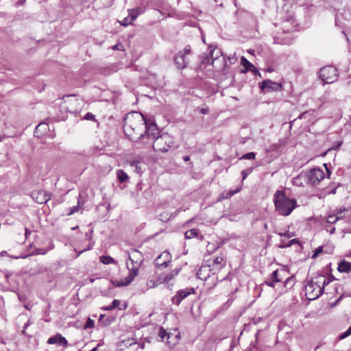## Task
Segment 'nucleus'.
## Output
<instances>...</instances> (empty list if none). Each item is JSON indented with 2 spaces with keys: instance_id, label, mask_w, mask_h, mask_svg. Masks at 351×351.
Returning <instances> with one entry per match:
<instances>
[{
  "instance_id": "1",
  "label": "nucleus",
  "mask_w": 351,
  "mask_h": 351,
  "mask_svg": "<svg viewBox=\"0 0 351 351\" xmlns=\"http://www.w3.org/2000/svg\"><path fill=\"white\" fill-rule=\"evenodd\" d=\"M146 119L138 112H132L124 118L123 130L125 135L136 143H140L143 137Z\"/></svg>"
},
{
  "instance_id": "2",
  "label": "nucleus",
  "mask_w": 351,
  "mask_h": 351,
  "mask_svg": "<svg viewBox=\"0 0 351 351\" xmlns=\"http://www.w3.org/2000/svg\"><path fill=\"white\" fill-rule=\"evenodd\" d=\"M276 210L280 215H289L297 206L295 199L288 197L283 191H277L274 197Z\"/></svg>"
},
{
  "instance_id": "3",
  "label": "nucleus",
  "mask_w": 351,
  "mask_h": 351,
  "mask_svg": "<svg viewBox=\"0 0 351 351\" xmlns=\"http://www.w3.org/2000/svg\"><path fill=\"white\" fill-rule=\"evenodd\" d=\"M129 259L133 266L132 268H129V274L124 279L120 281H116L115 285L117 287H123L130 285L138 274L139 267L143 261L141 253L136 250H132L129 254Z\"/></svg>"
},
{
  "instance_id": "4",
  "label": "nucleus",
  "mask_w": 351,
  "mask_h": 351,
  "mask_svg": "<svg viewBox=\"0 0 351 351\" xmlns=\"http://www.w3.org/2000/svg\"><path fill=\"white\" fill-rule=\"evenodd\" d=\"M181 269L182 268L180 267H178L171 269L169 272L164 274H158V271H156L155 274L153 276L152 278H150L147 282V286L149 289H153L162 283L167 284L178 275L181 271Z\"/></svg>"
},
{
  "instance_id": "5",
  "label": "nucleus",
  "mask_w": 351,
  "mask_h": 351,
  "mask_svg": "<svg viewBox=\"0 0 351 351\" xmlns=\"http://www.w3.org/2000/svg\"><path fill=\"white\" fill-rule=\"evenodd\" d=\"M158 134V130L155 123H147L145 125V130L143 137L141 138V143L144 146L138 147L139 148L150 146L153 141L156 138Z\"/></svg>"
},
{
  "instance_id": "6",
  "label": "nucleus",
  "mask_w": 351,
  "mask_h": 351,
  "mask_svg": "<svg viewBox=\"0 0 351 351\" xmlns=\"http://www.w3.org/2000/svg\"><path fill=\"white\" fill-rule=\"evenodd\" d=\"M173 144L172 136L168 134H162L157 136L151 145L156 152H166L172 147Z\"/></svg>"
},
{
  "instance_id": "7",
  "label": "nucleus",
  "mask_w": 351,
  "mask_h": 351,
  "mask_svg": "<svg viewBox=\"0 0 351 351\" xmlns=\"http://www.w3.org/2000/svg\"><path fill=\"white\" fill-rule=\"evenodd\" d=\"M221 53L219 49H218L217 47L213 48V49H210L209 54L203 53L201 56V62L202 64H206L211 63L214 67L215 66V62H221L223 64V67L222 69V71L223 73L226 72V68H228L226 64V58L223 57L221 60H219V55Z\"/></svg>"
},
{
  "instance_id": "8",
  "label": "nucleus",
  "mask_w": 351,
  "mask_h": 351,
  "mask_svg": "<svg viewBox=\"0 0 351 351\" xmlns=\"http://www.w3.org/2000/svg\"><path fill=\"white\" fill-rule=\"evenodd\" d=\"M319 77L324 84H332L337 80L339 74L335 66H327L320 69Z\"/></svg>"
},
{
  "instance_id": "9",
  "label": "nucleus",
  "mask_w": 351,
  "mask_h": 351,
  "mask_svg": "<svg viewBox=\"0 0 351 351\" xmlns=\"http://www.w3.org/2000/svg\"><path fill=\"white\" fill-rule=\"evenodd\" d=\"M322 289L317 283L315 277L310 280L305 286V295L308 300H313L322 295Z\"/></svg>"
},
{
  "instance_id": "10",
  "label": "nucleus",
  "mask_w": 351,
  "mask_h": 351,
  "mask_svg": "<svg viewBox=\"0 0 351 351\" xmlns=\"http://www.w3.org/2000/svg\"><path fill=\"white\" fill-rule=\"evenodd\" d=\"M216 271L213 270L210 265H202L197 272V276L202 280H207L211 278L213 282L219 280V277L216 276ZM226 277L221 278L220 281L226 280Z\"/></svg>"
},
{
  "instance_id": "11",
  "label": "nucleus",
  "mask_w": 351,
  "mask_h": 351,
  "mask_svg": "<svg viewBox=\"0 0 351 351\" xmlns=\"http://www.w3.org/2000/svg\"><path fill=\"white\" fill-rule=\"evenodd\" d=\"M302 177L307 184L315 186L324 179V173L319 168H313L306 172Z\"/></svg>"
},
{
  "instance_id": "12",
  "label": "nucleus",
  "mask_w": 351,
  "mask_h": 351,
  "mask_svg": "<svg viewBox=\"0 0 351 351\" xmlns=\"http://www.w3.org/2000/svg\"><path fill=\"white\" fill-rule=\"evenodd\" d=\"M195 289L192 287L180 289L177 291L176 294L173 297H172L171 302L173 304L178 306L183 300L191 294H195Z\"/></svg>"
},
{
  "instance_id": "13",
  "label": "nucleus",
  "mask_w": 351,
  "mask_h": 351,
  "mask_svg": "<svg viewBox=\"0 0 351 351\" xmlns=\"http://www.w3.org/2000/svg\"><path fill=\"white\" fill-rule=\"evenodd\" d=\"M286 273V271L284 269H276L272 272L268 278H267L265 283L271 287H275L276 282L282 281Z\"/></svg>"
},
{
  "instance_id": "14",
  "label": "nucleus",
  "mask_w": 351,
  "mask_h": 351,
  "mask_svg": "<svg viewBox=\"0 0 351 351\" xmlns=\"http://www.w3.org/2000/svg\"><path fill=\"white\" fill-rule=\"evenodd\" d=\"M171 261V255L167 251L162 252L155 260L156 267H167Z\"/></svg>"
},
{
  "instance_id": "15",
  "label": "nucleus",
  "mask_w": 351,
  "mask_h": 351,
  "mask_svg": "<svg viewBox=\"0 0 351 351\" xmlns=\"http://www.w3.org/2000/svg\"><path fill=\"white\" fill-rule=\"evenodd\" d=\"M260 88L262 90H265L266 92L279 91L282 89V85L270 80H266L262 82Z\"/></svg>"
},
{
  "instance_id": "16",
  "label": "nucleus",
  "mask_w": 351,
  "mask_h": 351,
  "mask_svg": "<svg viewBox=\"0 0 351 351\" xmlns=\"http://www.w3.org/2000/svg\"><path fill=\"white\" fill-rule=\"evenodd\" d=\"M32 197L38 204H45L50 199V195L43 190L33 191Z\"/></svg>"
},
{
  "instance_id": "17",
  "label": "nucleus",
  "mask_w": 351,
  "mask_h": 351,
  "mask_svg": "<svg viewBox=\"0 0 351 351\" xmlns=\"http://www.w3.org/2000/svg\"><path fill=\"white\" fill-rule=\"evenodd\" d=\"M47 343L57 344L58 346H62L64 348H66L68 346L67 340L60 334H56V335L49 337L47 340Z\"/></svg>"
},
{
  "instance_id": "18",
  "label": "nucleus",
  "mask_w": 351,
  "mask_h": 351,
  "mask_svg": "<svg viewBox=\"0 0 351 351\" xmlns=\"http://www.w3.org/2000/svg\"><path fill=\"white\" fill-rule=\"evenodd\" d=\"M177 67L180 69L185 68L189 63V60L182 54V51H180L174 58Z\"/></svg>"
},
{
  "instance_id": "19",
  "label": "nucleus",
  "mask_w": 351,
  "mask_h": 351,
  "mask_svg": "<svg viewBox=\"0 0 351 351\" xmlns=\"http://www.w3.org/2000/svg\"><path fill=\"white\" fill-rule=\"evenodd\" d=\"M226 265V261L224 258L221 256L216 257L213 262V264L210 265L211 267L216 272L219 271L222 268H223Z\"/></svg>"
},
{
  "instance_id": "20",
  "label": "nucleus",
  "mask_w": 351,
  "mask_h": 351,
  "mask_svg": "<svg viewBox=\"0 0 351 351\" xmlns=\"http://www.w3.org/2000/svg\"><path fill=\"white\" fill-rule=\"evenodd\" d=\"M49 130V126L45 123L38 124L34 130V135L38 138L41 137Z\"/></svg>"
},
{
  "instance_id": "21",
  "label": "nucleus",
  "mask_w": 351,
  "mask_h": 351,
  "mask_svg": "<svg viewBox=\"0 0 351 351\" xmlns=\"http://www.w3.org/2000/svg\"><path fill=\"white\" fill-rule=\"evenodd\" d=\"M337 269L341 273H349L351 271V263L346 261H341L338 265Z\"/></svg>"
},
{
  "instance_id": "22",
  "label": "nucleus",
  "mask_w": 351,
  "mask_h": 351,
  "mask_svg": "<svg viewBox=\"0 0 351 351\" xmlns=\"http://www.w3.org/2000/svg\"><path fill=\"white\" fill-rule=\"evenodd\" d=\"M315 279L317 280V283L319 285L320 288H322V293H324L325 286L328 285L330 281L326 279V276L324 275H318L315 276Z\"/></svg>"
},
{
  "instance_id": "23",
  "label": "nucleus",
  "mask_w": 351,
  "mask_h": 351,
  "mask_svg": "<svg viewBox=\"0 0 351 351\" xmlns=\"http://www.w3.org/2000/svg\"><path fill=\"white\" fill-rule=\"evenodd\" d=\"M128 162L131 167L135 168V172H136L138 174H142L143 171L141 168V163L140 161L133 159L128 160Z\"/></svg>"
},
{
  "instance_id": "24",
  "label": "nucleus",
  "mask_w": 351,
  "mask_h": 351,
  "mask_svg": "<svg viewBox=\"0 0 351 351\" xmlns=\"http://www.w3.org/2000/svg\"><path fill=\"white\" fill-rule=\"evenodd\" d=\"M117 177L120 182H125L129 179L128 174L122 169L117 171Z\"/></svg>"
},
{
  "instance_id": "25",
  "label": "nucleus",
  "mask_w": 351,
  "mask_h": 351,
  "mask_svg": "<svg viewBox=\"0 0 351 351\" xmlns=\"http://www.w3.org/2000/svg\"><path fill=\"white\" fill-rule=\"evenodd\" d=\"M128 12V17L130 19V21H134L137 18L138 15L143 13L144 10H141V12H138L137 10L130 9Z\"/></svg>"
},
{
  "instance_id": "26",
  "label": "nucleus",
  "mask_w": 351,
  "mask_h": 351,
  "mask_svg": "<svg viewBox=\"0 0 351 351\" xmlns=\"http://www.w3.org/2000/svg\"><path fill=\"white\" fill-rule=\"evenodd\" d=\"M197 234L198 230L197 229H191L185 232L184 237L186 239H190L197 237Z\"/></svg>"
},
{
  "instance_id": "27",
  "label": "nucleus",
  "mask_w": 351,
  "mask_h": 351,
  "mask_svg": "<svg viewBox=\"0 0 351 351\" xmlns=\"http://www.w3.org/2000/svg\"><path fill=\"white\" fill-rule=\"evenodd\" d=\"M100 261L104 265H109L111 263H114V260L109 256H102L100 257Z\"/></svg>"
},
{
  "instance_id": "28",
  "label": "nucleus",
  "mask_w": 351,
  "mask_h": 351,
  "mask_svg": "<svg viewBox=\"0 0 351 351\" xmlns=\"http://www.w3.org/2000/svg\"><path fill=\"white\" fill-rule=\"evenodd\" d=\"M241 64L245 67V71L254 67V65L250 63L244 56L241 58Z\"/></svg>"
},
{
  "instance_id": "29",
  "label": "nucleus",
  "mask_w": 351,
  "mask_h": 351,
  "mask_svg": "<svg viewBox=\"0 0 351 351\" xmlns=\"http://www.w3.org/2000/svg\"><path fill=\"white\" fill-rule=\"evenodd\" d=\"M120 304V301L118 300H114L112 304L108 306L103 307L104 311H111L116 308Z\"/></svg>"
},
{
  "instance_id": "30",
  "label": "nucleus",
  "mask_w": 351,
  "mask_h": 351,
  "mask_svg": "<svg viewBox=\"0 0 351 351\" xmlns=\"http://www.w3.org/2000/svg\"><path fill=\"white\" fill-rule=\"evenodd\" d=\"M340 220V217H336L334 214L329 215L327 218V223H335L337 221Z\"/></svg>"
},
{
  "instance_id": "31",
  "label": "nucleus",
  "mask_w": 351,
  "mask_h": 351,
  "mask_svg": "<svg viewBox=\"0 0 351 351\" xmlns=\"http://www.w3.org/2000/svg\"><path fill=\"white\" fill-rule=\"evenodd\" d=\"M241 189H242V187L240 186L237 187L234 190H229V191H226V192L228 193L229 198H230L234 195H235L237 193H239V191H241Z\"/></svg>"
},
{
  "instance_id": "32",
  "label": "nucleus",
  "mask_w": 351,
  "mask_h": 351,
  "mask_svg": "<svg viewBox=\"0 0 351 351\" xmlns=\"http://www.w3.org/2000/svg\"><path fill=\"white\" fill-rule=\"evenodd\" d=\"M296 242H298V241H297V240L295 239H293L291 240L288 243H284L282 241L281 243L280 244L279 247L280 248L288 247L291 246L293 243H295Z\"/></svg>"
},
{
  "instance_id": "33",
  "label": "nucleus",
  "mask_w": 351,
  "mask_h": 351,
  "mask_svg": "<svg viewBox=\"0 0 351 351\" xmlns=\"http://www.w3.org/2000/svg\"><path fill=\"white\" fill-rule=\"evenodd\" d=\"M350 335H351V326L348 328V329L345 332L341 334L339 336V339L340 340H341V339H346V337H349Z\"/></svg>"
},
{
  "instance_id": "34",
  "label": "nucleus",
  "mask_w": 351,
  "mask_h": 351,
  "mask_svg": "<svg viewBox=\"0 0 351 351\" xmlns=\"http://www.w3.org/2000/svg\"><path fill=\"white\" fill-rule=\"evenodd\" d=\"M256 154L254 152H249L241 158V159L253 160L255 158Z\"/></svg>"
},
{
  "instance_id": "35",
  "label": "nucleus",
  "mask_w": 351,
  "mask_h": 351,
  "mask_svg": "<svg viewBox=\"0 0 351 351\" xmlns=\"http://www.w3.org/2000/svg\"><path fill=\"white\" fill-rule=\"evenodd\" d=\"M345 211H347V209L346 208H342V209H339V210H337L334 215H335L336 217H340V219H342L344 217L343 215V213Z\"/></svg>"
},
{
  "instance_id": "36",
  "label": "nucleus",
  "mask_w": 351,
  "mask_h": 351,
  "mask_svg": "<svg viewBox=\"0 0 351 351\" xmlns=\"http://www.w3.org/2000/svg\"><path fill=\"white\" fill-rule=\"evenodd\" d=\"M94 327V321L88 318L84 326V328H92Z\"/></svg>"
},
{
  "instance_id": "37",
  "label": "nucleus",
  "mask_w": 351,
  "mask_h": 351,
  "mask_svg": "<svg viewBox=\"0 0 351 351\" xmlns=\"http://www.w3.org/2000/svg\"><path fill=\"white\" fill-rule=\"evenodd\" d=\"M225 199H229V197H228V193L226 192V191L220 193V195H219V197L217 198V201H221Z\"/></svg>"
},
{
  "instance_id": "38",
  "label": "nucleus",
  "mask_w": 351,
  "mask_h": 351,
  "mask_svg": "<svg viewBox=\"0 0 351 351\" xmlns=\"http://www.w3.org/2000/svg\"><path fill=\"white\" fill-rule=\"evenodd\" d=\"M80 208V201L78 200V204L77 206H74L71 208L70 212L69 213V215H71L77 212Z\"/></svg>"
},
{
  "instance_id": "39",
  "label": "nucleus",
  "mask_w": 351,
  "mask_h": 351,
  "mask_svg": "<svg viewBox=\"0 0 351 351\" xmlns=\"http://www.w3.org/2000/svg\"><path fill=\"white\" fill-rule=\"evenodd\" d=\"M133 21H130V19L128 16V17H125L123 21L121 22V25H124V26H126L129 24H131Z\"/></svg>"
},
{
  "instance_id": "40",
  "label": "nucleus",
  "mask_w": 351,
  "mask_h": 351,
  "mask_svg": "<svg viewBox=\"0 0 351 351\" xmlns=\"http://www.w3.org/2000/svg\"><path fill=\"white\" fill-rule=\"evenodd\" d=\"M191 53V47L189 45L186 46L182 51V54H184V56L186 57V55Z\"/></svg>"
},
{
  "instance_id": "41",
  "label": "nucleus",
  "mask_w": 351,
  "mask_h": 351,
  "mask_svg": "<svg viewBox=\"0 0 351 351\" xmlns=\"http://www.w3.org/2000/svg\"><path fill=\"white\" fill-rule=\"evenodd\" d=\"M250 172H251V170H250V169H249V170H243V171H242V172H241V175H242V179H243V180H245V179L247 177L248 174H249Z\"/></svg>"
},
{
  "instance_id": "42",
  "label": "nucleus",
  "mask_w": 351,
  "mask_h": 351,
  "mask_svg": "<svg viewBox=\"0 0 351 351\" xmlns=\"http://www.w3.org/2000/svg\"><path fill=\"white\" fill-rule=\"evenodd\" d=\"M84 119L86 120H93L95 119V116L92 113L88 112L86 114Z\"/></svg>"
},
{
  "instance_id": "43",
  "label": "nucleus",
  "mask_w": 351,
  "mask_h": 351,
  "mask_svg": "<svg viewBox=\"0 0 351 351\" xmlns=\"http://www.w3.org/2000/svg\"><path fill=\"white\" fill-rule=\"evenodd\" d=\"M322 252V247H319L318 248H317L315 250V251L314 252V254L313 255V258L316 257Z\"/></svg>"
},
{
  "instance_id": "44",
  "label": "nucleus",
  "mask_w": 351,
  "mask_h": 351,
  "mask_svg": "<svg viewBox=\"0 0 351 351\" xmlns=\"http://www.w3.org/2000/svg\"><path fill=\"white\" fill-rule=\"evenodd\" d=\"M228 61L230 62V64H234L236 62V58L234 54L233 56H229L228 58Z\"/></svg>"
},
{
  "instance_id": "45",
  "label": "nucleus",
  "mask_w": 351,
  "mask_h": 351,
  "mask_svg": "<svg viewBox=\"0 0 351 351\" xmlns=\"http://www.w3.org/2000/svg\"><path fill=\"white\" fill-rule=\"evenodd\" d=\"M278 234L281 237L282 236H287V237H291L293 236V234L292 233H290L289 232H279Z\"/></svg>"
},
{
  "instance_id": "46",
  "label": "nucleus",
  "mask_w": 351,
  "mask_h": 351,
  "mask_svg": "<svg viewBox=\"0 0 351 351\" xmlns=\"http://www.w3.org/2000/svg\"><path fill=\"white\" fill-rule=\"evenodd\" d=\"M47 252V250L45 249H38L37 250L38 254H45Z\"/></svg>"
},
{
  "instance_id": "47",
  "label": "nucleus",
  "mask_w": 351,
  "mask_h": 351,
  "mask_svg": "<svg viewBox=\"0 0 351 351\" xmlns=\"http://www.w3.org/2000/svg\"><path fill=\"white\" fill-rule=\"evenodd\" d=\"M200 112L202 114H206L208 113L209 110H208V108H202Z\"/></svg>"
},
{
  "instance_id": "48",
  "label": "nucleus",
  "mask_w": 351,
  "mask_h": 351,
  "mask_svg": "<svg viewBox=\"0 0 351 351\" xmlns=\"http://www.w3.org/2000/svg\"><path fill=\"white\" fill-rule=\"evenodd\" d=\"M121 47L122 46L121 45H114L112 47V49H114V50H119V49H121Z\"/></svg>"
},
{
  "instance_id": "49",
  "label": "nucleus",
  "mask_w": 351,
  "mask_h": 351,
  "mask_svg": "<svg viewBox=\"0 0 351 351\" xmlns=\"http://www.w3.org/2000/svg\"><path fill=\"white\" fill-rule=\"evenodd\" d=\"M281 145V143H275L272 145L274 149H278Z\"/></svg>"
},
{
  "instance_id": "50",
  "label": "nucleus",
  "mask_w": 351,
  "mask_h": 351,
  "mask_svg": "<svg viewBox=\"0 0 351 351\" xmlns=\"http://www.w3.org/2000/svg\"><path fill=\"white\" fill-rule=\"evenodd\" d=\"M328 231H329V232H330V234H334V233H335V227H333L332 228H331V229H330V230H328Z\"/></svg>"
},
{
  "instance_id": "51",
  "label": "nucleus",
  "mask_w": 351,
  "mask_h": 351,
  "mask_svg": "<svg viewBox=\"0 0 351 351\" xmlns=\"http://www.w3.org/2000/svg\"><path fill=\"white\" fill-rule=\"evenodd\" d=\"M282 43L285 44V45H289V44L291 43V40H288L284 41Z\"/></svg>"
},
{
  "instance_id": "52",
  "label": "nucleus",
  "mask_w": 351,
  "mask_h": 351,
  "mask_svg": "<svg viewBox=\"0 0 351 351\" xmlns=\"http://www.w3.org/2000/svg\"><path fill=\"white\" fill-rule=\"evenodd\" d=\"M302 176H298V178H296L295 179V183L298 184L299 185V183H298V181L300 180V178H301Z\"/></svg>"
},
{
  "instance_id": "53",
  "label": "nucleus",
  "mask_w": 351,
  "mask_h": 351,
  "mask_svg": "<svg viewBox=\"0 0 351 351\" xmlns=\"http://www.w3.org/2000/svg\"><path fill=\"white\" fill-rule=\"evenodd\" d=\"M30 233H31V232H30L29 230H27V229L26 228V229H25V237H27V235H28L29 234H30Z\"/></svg>"
},
{
  "instance_id": "54",
  "label": "nucleus",
  "mask_w": 351,
  "mask_h": 351,
  "mask_svg": "<svg viewBox=\"0 0 351 351\" xmlns=\"http://www.w3.org/2000/svg\"><path fill=\"white\" fill-rule=\"evenodd\" d=\"M189 159H190V157H189V156H184V160L185 161H188V160H189Z\"/></svg>"
},
{
  "instance_id": "55",
  "label": "nucleus",
  "mask_w": 351,
  "mask_h": 351,
  "mask_svg": "<svg viewBox=\"0 0 351 351\" xmlns=\"http://www.w3.org/2000/svg\"><path fill=\"white\" fill-rule=\"evenodd\" d=\"M289 280H290V278H287L285 280V282H284L285 285H286L287 284V282H288V281H289Z\"/></svg>"
},
{
  "instance_id": "56",
  "label": "nucleus",
  "mask_w": 351,
  "mask_h": 351,
  "mask_svg": "<svg viewBox=\"0 0 351 351\" xmlns=\"http://www.w3.org/2000/svg\"><path fill=\"white\" fill-rule=\"evenodd\" d=\"M134 10H137L138 12H141V10H143V9L141 8H134Z\"/></svg>"
},
{
  "instance_id": "57",
  "label": "nucleus",
  "mask_w": 351,
  "mask_h": 351,
  "mask_svg": "<svg viewBox=\"0 0 351 351\" xmlns=\"http://www.w3.org/2000/svg\"><path fill=\"white\" fill-rule=\"evenodd\" d=\"M5 138L4 136H0V142L2 141Z\"/></svg>"
},
{
  "instance_id": "58",
  "label": "nucleus",
  "mask_w": 351,
  "mask_h": 351,
  "mask_svg": "<svg viewBox=\"0 0 351 351\" xmlns=\"http://www.w3.org/2000/svg\"><path fill=\"white\" fill-rule=\"evenodd\" d=\"M304 113H303V114H300V115L299 116V118H300V119H302V118L303 117V116H304Z\"/></svg>"
},
{
  "instance_id": "59",
  "label": "nucleus",
  "mask_w": 351,
  "mask_h": 351,
  "mask_svg": "<svg viewBox=\"0 0 351 351\" xmlns=\"http://www.w3.org/2000/svg\"><path fill=\"white\" fill-rule=\"evenodd\" d=\"M76 228H77V226L72 228V230H75Z\"/></svg>"
}]
</instances>
